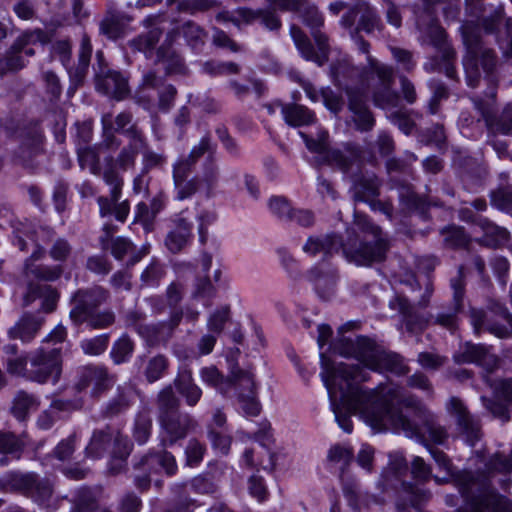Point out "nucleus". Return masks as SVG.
<instances>
[{"mask_svg": "<svg viewBox=\"0 0 512 512\" xmlns=\"http://www.w3.org/2000/svg\"><path fill=\"white\" fill-rule=\"evenodd\" d=\"M335 353L353 357L359 363H333L321 354V379L330 399L335 420L345 433L353 431L352 414H358L376 430L389 427L402 429L419 440L429 439L443 444L448 433L437 417L414 395L395 384L365 389L360 383L370 378V372H390L403 375L407 366L403 358L366 336L355 339L342 337L332 344Z\"/></svg>", "mask_w": 512, "mask_h": 512, "instance_id": "obj_1", "label": "nucleus"}, {"mask_svg": "<svg viewBox=\"0 0 512 512\" xmlns=\"http://www.w3.org/2000/svg\"><path fill=\"white\" fill-rule=\"evenodd\" d=\"M438 468L452 477L464 499L465 506L457 512H512V502L501 495L493 484L497 474L503 475L499 485L503 490L510 486L512 473V449L508 454L495 452L486 457L483 452H476L475 471L455 470L452 460L442 450L426 445Z\"/></svg>", "mask_w": 512, "mask_h": 512, "instance_id": "obj_2", "label": "nucleus"}, {"mask_svg": "<svg viewBox=\"0 0 512 512\" xmlns=\"http://www.w3.org/2000/svg\"><path fill=\"white\" fill-rule=\"evenodd\" d=\"M354 454L350 446L335 444L327 455L330 463L340 465V480L344 497L349 506L359 511L362 507L383 506L392 497L396 499L397 512H405L403 505L410 503L419 508V505L429 498V492L414 487L404 480L408 471V462L400 452L389 454L387 466L382 470L375 488L376 493L363 494L356 479L346 475L345 469L351 464Z\"/></svg>", "mask_w": 512, "mask_h": 512, "instance_id": "obj_3", "label": "nucleus"}, {"mask_svg": "<svg viewBox=\"0 0 512 512\" xmlns=\"http://www.w3.org/2000/svg\"><path fill=\"white\" fill-rule=\"evenodd\" d=\"M303 250L313 257L322 254L324 259L341 251L349 262L369 266L385 260L389 241L382 229L367 215L355 211L353 224L346 229L345 240L336 233L311 236Z\"/></svg>", "mask_w": 512, "mask_h": 512, "instance_id": "obj_4", "label": "nucleus"}, {"mask_svg": "<svg viewBox=\"0 0 512 512\" xmlns=\"http://www.w3.org/2000/svg\"><path fill=\"white\" fill-rule=\"evenodd\" d=\"M330 74L334 84L345 92L347 98L370 92L376 107L389 109L399 104V95L393 89L394 68L372 56H368L365 67L355 66L346 59L338 60L331 64Z\"/></svg>", "mask_w": 512, "mask_h": 512, "instance_id": "obj_5", "label": "nucleus"}, {"mask_svg": "<svg viewBox=\"0 0 512 512\" xmlns=\"http://www.w3.org/2000/svg\"><path fill=\"white\" fill-rule=\"evenodd\" d=\"M459 31L465 47L462 64L467 85L474 88L483 80L487 86L483 97H471L473 106L486 121H491L499 81V57L493 48L483 42L477 28L471 23L462 24Z\"/></svg>", "mask_w": 512, "mask_h": 512, "instance_id": "obj_6", "label": "nucleus"}, {"mask_svg": "<svg viewBox=\"0 0 512 512\" xmlns=\"http://www.w3.org/2000/svg\"><path fill=\"white\" fill-rule=\"evenodd\" d=\"M299 135L307 149L318 154L323 163L336 166L351 175L350 192L355 201L367 203L379 196L381 181L374 172L361 169L363 153L359 146L347 144L342 150L331 149L327 131H320L316 138L304 132H299Z\"/></svg>", "mask_w": 512, "mask_h": 512, "instance_id": "obj_7", "label": "nucleus"}, {"mask_svg": "<svg viewBox=\"0 0 512 512\" xmlns=\"http://www.w3.org/2000/svg\"><path fill=\"white\" fill-rule=\"evenodd\" d=\"M271 5L283 12L299 13L302 22L309 27L318 51L314 49L308 36L300 27L292 24L290 27V35L301 56L315 62L318 66L324 65L328 59L329 43L328 37L320 28L324 24V17L315 5L308 0H267Z\"/></svg>", "mask_w": 512, "mask_h": 512, "instance_id": "obj_8", "label": "nucleus"}, {"mask_svg": "<svg viewBox=\"0 0 512 512\" xmlns=\"http://www.w3.org/2000/svg\"><path fill=\"white\" fill-rule=\"evenodd\" d=\"M199 377L205 385L214 388L225 398L236 397L245 416L259 415L261 404L252 371L234 366L229 375L224 376L216 366L210 365L200 369Z\"/></svg>", "mask_w": 512, "mask_h": 512, "instance_id": "obj_9", "label": "nucleus"}, {"mask_svg": "<svg viewBox=\"0 0 512 512\" xmlns=\"http://www.w3.org/2000/svg\"><path fill=\"white\" fill-rule=\"evenodd\" d=\"M155 405L160 448L181 444L199 427L196 418L181 409V401L171 385H166L158 392Z\"/></svg>", "mask_w": 512, "mask_h": 512, "instance_id": "obj_10", "label": "nucleus"}, {"mask_svg": "<svg viewBox=\"0 0 512 512\" xmlns=\"http://www.w3.org/2000/svg\"><path fill=\"white\" fill-rule=\"evenodd\" d=\"M109 298V291L99 285L76 290L70 298L69 318L73 325L86 324L93 330L105 329L113 325L115 313L110 309L99 310Z\"/></svg>", "mask_w": 512, "mask_h": 512, "instance_id": "obj_11", "label": "nucleus"}, {"mask_svg": "<svg viewBox=\"0 0 512 512\" xmlns=\"http://www.w3.org/2000/svg\"><path fill=\"white\" fill-rule=\"evenodd\" d=\"M415 25L420 33L429 39V43L440 55L433 56L423 66L428 73H444L451 80H458L455 66L457 53L448 39L446 31L439 25L433 14L413 13Z\"/></svg>", "mask_w": 512, "mask_h": 512, "instance_id": "obj_12", "label": "nucleus"}, {"mask_svg": "<svg viewBox=\"0 0 512 512\" xmlns=\"http://www.w3.org/2000/svg\"><path fill=\"white\" fill-rule=\"evenodd\" d=\"M7 134L19 141L15 161L27 169L38 165L37 158L43 153V131L34 119L11 118L4 123Z\"/></svg>", "mask_w": 512, "mask_h": 512, "instance_id": "obj_13", "label": "nucleus"}, {"mask_svg": "<svg viewBox=\"0 0 512 512\" xmlns=\"http://www.w3.org/2000/svg\"><path fill=\"white\" fill-rule=\"evenodd\" d=\"M0 490L22 495L40 507H48L54 494V484L50 478L36 472L10 470L0 476Z\"/></svg>", "mask_w": 512, "mask_h": 512, "instance_id": "obj_14", "label": "nucleus"}, {"mask_svg": "<svg viewBox=\"0 0 512 512\" xmlns=\"http://www.w3.org/2000/svg\"><path fill=\"white\" fill-rule=\"evenodd\" d=\"M183 158L193 171L199 163V169L195 176L202 183L207 196H211L222 179L217 158V145L213 142L211 136L206 134L201 137L199 142L191 148L188 155Z\"/></svg>", "mask_w": 512, "mask_h": 512, "instance_id": "obj_15", "label": "nucleus"}, {"mask_svg": "<svg viewBox=\"0 0 512 512\" xmlns=\"http://www.w3.org/2000/svg\"><path fill=\"white\" fill-rule=\"evenodd\" d=\"M62 370V347L40 346L30 352V365L27 373L29 381L56 385L61 379Z\"/></svg>", "mask_w": 512, "mask_h": 512, "instance_id": "obj_16", "label": "nucleus"}, {"mask_svg": "<svg viewBox=\"0 0 512 512\" xmlns=\"http://www.w3.org/2000/svg\"><path fill=\"white\" fill-rule=\"evenodd\" d=\"M452 300L448 305H443L437 313L430 315L433 325L440 326L450 333H454L459 324V314L464 311V298L466 292V280L464 267L460 265L456 274L450 278Z\"/></svg>", "mask_w": 512, "mask_h": 512, "instance_id": "obj_17", "label": "nucleus"}, {"mask_svg": "<svg viewBox=\"0 0 512 512\" xmlns=\"http://www.w3.org/2000/svg\"><path fill=\"white\" fill-rule=\"evenodd\" d=\"M115 377L104 364L90 363L78 367L74 389L81 393L89 390L90 397L100 398L113 386Z\"/></svg>", "mask_w": 512, "mask_h": 512, "instance_id": "obj_18", "label": "nucleus"}, {"mask_svg": "<svg viewBox=\"0 0 512 512\" xmlns=\"http://www.w3.org/2000/svg\"><path fill=\"white\" fill-rule=\"evenodd\" d=\"M103 179L110 186V197L97 198L99 214L102 218L114 216L117 221L124 223L130 212V204L128 200L119 202L124 185L123 177L114 169H106Z\"/></svg>", "mask_w": 512, "mask_h": 512, "instance_id": "obj_19", "label": "nucleus"}, {"mask_svg": "<svg viewBox=\"0 0 512 512\" xmlns=\"http://www.w3.org/2000/svg\"><path fill=\"white\" fill-rule=\"evenodd\" d=\"M448 412L455 417L459 436L471 447L482 438L480 420L472 415L457 397H451L447 404Z\"/></svg>", "mask_w": 512, "mask_h": 512, "instance_id": "obj_20", "label": "nucleus"}, {"mask_svg": "<svg viewBox=\"0 0 512 512\" xmlns=\"http://www.w3.org/2000/svg\"><path fill=\"white\" fill-rule=\"evenodd\" d=\"M46 33L36 28L23 32L11 45L5 56L0 58V76H4L9 72H15L25 66L22 50L30 44L45 43Z\"/></svg>", "mask_w": 512, "mask_h": 512, "instance_id": "obj_21", "label": "nucleus"}, {"mask_svg": "<svg viewBox=\"0 0 512 512\" xmlns=\"http://www.w3.org/2000/svg\"><path fill=\"white\" fill-rule=\"evenodd\" d=\"M307 277L322 300H329L335 294L338 274L334 266L319 263L308 271Z\"/></svg>", "mask_w": 512, "mask_h": 512, "instance_id": "obj_22", "label": "nucleus"}, {"mask_svg": "<svg viewBox=\"0 0 512 512\" xmlns=\"http://www.w3.org/2000/svg\"><path fill=\"white\" fill-rule=\"evenodd\" d=\"M389 307L397 310L402 315L403 322L409 332H421L429 324H432L430 315L419 312L404 296L397 295L393 297L389 301Z\"/></svg>", "mask_w": 512, "mask_h": 512, "instance_id": "obj_23", "label": "nucleus"}, {"mask_svg": "<svg viewBox=\"0 0 512 512\" xmlns=\"http://www.w3.org/2000/svg\"><path fill=\"white\" fill-rule=\"evenodd\" d=\"M192 172L193 170L183 157L173 164V182L176 190L175 199L185 200L191 198L202 187V183L196 176L189 179Z\"/></svg>", "mask_w": 512, "mask_h": 512, "instance_id": "obj_24", "label": "nucleus"}, {"mask_svg": "<svg viewBox=\"0 0 512 512\" xmlns=\"http://www.w3.org/2000/svg\"><path fill=\"white\" fill-rule=\"evenodd\" d=\"M170 385L177 390L188 407H195L202 398L203 391L195 383L192 370L188 366L179 368L173 384Z\"/></svg>", "mask_w": 512, "mask_h": 512, "instance_id": "obj_25", "label": "nucleus"}, {"mask_svg": "<svg viewBox=\"0 0 512 512\" xmlns=\"http://www.w3.org/2000/svg\"><path fill=\"white\" fill-rule=\"evenodd\" d=\"M268 8L251 9L248 7H239L236 9V14L241 18L244 24L250 25L255 22H260L266 29L270 31H278L282 26V21L277 15L276 10L269 2Z\"/></svg>", "mask_w": 512, "mask_h": 512, "instance_id": "obj_26", "label": "nucleus"}, {"mask_svg": "<svg viewBox=\"0 0 512 512\" xmlns=\"http://www.w3.org/2000/svg\"><path fill=\"white\" fill-rule=\"evenodd\" d=\"M463 219L470 220L479 226L483 233V241L491 247H499L505 244L509 239V232L507 229L500 227L483 216L474 215L470 210L463 209L461 211Z\"/></svg>", "mask_w": 512, "mask_h": 512, "instance_id": "obj_27", "label": "nucleus"}, {"mask_svg": "<svg viewBox=\"0 0 512 512\" xmlns=\"http://www.w3.org/2000/svg\"><path fill=\"white\" fill-rule=\"evenodd\" d=\"M348 110L352 114V121L356 130L368 132L375 126V118L369 108L367 92L347 98Z\"/></svg>", "mask_w": 512, "mask_h": 512, "instance_id": "obj_28", "label": "nucleus"}, {"mask_svg": "<svg viewBox=\"0 0 512 512\" xmlns=\"http://www.w3.org/2000/svg\"><path fill=\"white\" fill-rule=\"evenodd\" d=\"M96 88L104 95L117 100L124 99L129 93L127 79L118 71L108 70L96 76Z\"/></svg>", "mask_w": 512, "mask_h": 512, "instance_id": "obj_29", "label": "nucleus"}, {"mask_svg": "<svg viewBox=\"0 0 512 512\" xmlns=\"http://www.w3.org/2000/svg\"><path fill=\"white\" fill-rule=\"evenodd\" d=\"M37 233H41L44 236L50 237L53 234V231L49 228L40 227L39 231H36L31 225L23 224L22 228H16L14 231L13 244L17 246L21 251L27 250V241L26 238L36 242L35 235ZM36 248L32 252L31 256L25 260L24 264H28L30 261L32 263H36V261L41 260L46 255V250L35 243Z\"/></svg>", "mask_w": 512, "mask_h": 512, "instance_id": "obj_30", "label": "nucleus"}, {"mask_svg": "<svg viewBox=\"0 0 512 512\" xmlns=\"http://www.w3.org/2000/svg\"><path fill=\"white\" fill-rule=\"evenodd\" d=\"M134 366L141 371L148 383H154L168 373L170 361L164 354H157L148 358L141 355L135 359Z\"/></svg>", "mask_w": 512, "mask_h": 512, "instance_id": "obj_31", "label": "nucleus"}, {"mask_svg": "<svg viewBox=\"0 0 512 512\" xmlns=\"http://www.w3.org/2000/svg\"><path fill=\"white\" fill-rule=\"evenodd\" d=\"M44 317L25 313L15 324L8 330L10 339H18L22 343L32 342L42 326L44 325Z\"/></svg>", "mask_w": 512, "mask_h": 512, "instance_id": "obj_32", "label": "nucleus"}, {"mask_svg": "<svg viewBox=\"0 0 512 512\" xmlns=\"http://www.w3.org/2000/svg\"><path fill=\"white\" fill-rule=\"evenodd\" d=\"M118 227L112 223H105L99 242L102 250H110L117 260H122L131 250L132 243L125 237H113Z\"/></svg>", "mask_w": 512, "mask_h": 512, "instance_id": "obj_33", "label": "nucleus"}, {"mask_svg": "<svg viewBox=\"0 0 512 512\" xmlns=\"http://www.w3.org/2000/svg\"><path fill=\"white\" fill-rule=\"evenodd\" d=\"M176 227L165 238V245L172 253L180 252L192 238L193 223L181 212L175 220Z\"/></svg>", "mask_w": 512, "mask_h": 512, "instance_id": "obj_34", "label": "nucleus"}, {"mask_svg": "<svg viewBox=\"0 0 512 512\" xmlns=\"http://www.w3.org/2000/svg\"><path fill=\"white\" fill-rule=\"evenodd\" d=\"M276 105L280 107L282 117L289 126H308L314 124L317 120L314 111L304 105L281 102H277Z\"/></svg>", "mask_w": 512, "mask_h": 512, "instance_id": "obj_35", "label": "nucleus"}, {"mask_svg": "<svg viewBox=\"0 0 512 512\" xmlns=\"http://www.w3.org/2000/svg\"><path fill=\"white\" fill-rule=\"evenodd\" d=\"M155 63L164 65L166 74H184L186 66L183 58L172 46V39L167 38L156 51Z\"/></svg>", "mask_w": 512, "mask_h": 512, "instance_id": "obj_36", "label": "nucleus"}, {"mask_svg": "<svg viewBox=\"0 0 512 512\" xmlns=\"http://www.w3.org/2000/svg\"><path fill=\"white\" fill-rule=\"evenodd\" d=\"M37 298L42 299L41 308L46 313H51L56 309L59 300L58 291L49 284L30 282L27 284L25 302L29 304Z\"/></svg>", "mask_w": 512, "mask_h": 512, "instance_id": "obj_37", "label": "nucleus"}, {"mask_svg": "<svg viewBox=\"0 0 512 512\" xmlns=\"http://www.w3.org/2000/svg\"><path fill=\"white\" fill-rule=\"evenodd\" d=\"M112 451H111V462L109 464V470L113 474H118L122 471L126 464L128 457L130 456L133 443L127 435H123L121 432L113 433L112 437Z\"/></svg>", "mask_w": 512, "mask_h": 512, "instance_id": "obj_38", "label": "nucleus"}, {"mask_svg": "<svg viewBox=\"0 0 512 512\" xmlns=\"http://www.w3.org/2000/svg\"><path fill=\"white\" fill-rule=\"evenodd\" d=\"M63 267L57 265H45L32 263L24 264V275L27 279V284L30 282L47 284L48 282H55L63 274Z\"/></svg>", "mask_w": 512, "mask_h": 512, "instance_id": "obj_39", "label": "nucleus"}, {"mask_svg": "<svg viewBox=\"0 0 512 512\" xmlns=\"http://www.w3.org/2000/svg\"><path fill=\"white\" fill-rule=\"evenodd\" d=\"M22 437L10 431H0V466H7L10 459L18 460L24 451Z\"/></svg>", "mask_w": 512, "mask_h": 512, "instance_id": "obj_40", "label": "nucleus"}, {"mask_svg": "<svg viewBox=\"0 0 512 512\" xmlns=\"http://www.w3.org/2000/svg\"><path fill=\"white\" fill-rule=\"evenodd\" d=\"M422 5H416L413 13L424 15L433 14L437 17V6H441L443 15L447 21H455L460 14V0H421Z\"/></svg>", "mask_w": 512, "mask_h": 512, "instance_id": "obj_41", "label": "nucleus"}, {"mask_svg": "<svg viewBox=\"0 0 512 512\" xmlns=\"http://www.w3.org/2000/svg\"><path fill=\"white\" fill-rule=\"evenodd\" d=\"M146 315L139 310H129L125 313L124 323L127 328L135 330L142 338L146 340L148 345H157L155 339V324H144Z\"/></svg>", "mask_w": 512, "mask_h": 512, "instance_id": "obj_42", "label": "nucleus"}, {"mask_svg": "<svg viewBox=\"0 0 512 512\" xmlns=\"http://www.w3.org/2000/svg\"><path fill=\"white\" fill-rule=\"evenodd\" d=\"M128 21L129 17L124 12L108 9L105 17L99 24L100 33L108 39L116 40L122 36Z\"/></svg>", "mask_w": 512, "mask_h": 512, "instance_id": "obj_43", "label": "nucleus"}, {"mask_svg": "<svg viewBox=\"0 0 512 512\" xmlns=\"http://www.w3.org/2000/svg\"><path fill=\"white\" fill-rule=\"evenodd\" d=\"M39 405L40 401L36 395L19 390L13 398L11 413L18 421L24 422L29 418L31 411L37 410Z\"/></svg>", "mask_w": 512, "mask_h": 512, "instance_id": "obj_44", "label": "nucleus"}, {"mask_svg": "<svg viewBox=\"0 0 512 512\" xmlns=\"http://www.w3.org/2000/svg\"><path fill=\"white\" fill-rule=\"evenodd\" d=\"M113 431L109 426L104 429L95 430L89 444L85 448L87 457L93 459L102 458L111 447Z\"/></svg>", "mask_w": 512, "mask_h": 512, "instance_id": "obj_45", "label": "nucleus"}, {"mask_svg": "<svg viewBox=\"0 0 512 512\" xmlns=\"http://www.w3.org/2000/svg\"><path fill=\"white\" fill-rule=\"evenodd\" d=\"M189 485L191 491L199 495H211L217 491V486L207 474H198L188 482L174 483L171 490L174 494H181Z\"/></svg>", "mask_w": 512, "mask_h": 512, "instance_id": "obj_46", "label": "nucleus"}, {"mask_svg": "<svg viewBox=\"0 0 512 512\" xmlns=\"http://www.w3.org/2000/svg\"><path fill=\"white\" fill-rule=\"evenodd\" d=\"M470 317L474 330L477 333L485 330L502 339L508 338L512 334V328L499 323H491L488 321L486 313L480 311V309H471Z\"/></svg>", "mask_w": 512, "mask_h": 512, "instance_id": "obj_47", "label": "nucleus"}, {"mask_svg": "<svg viewBox=\"0 0 512 512\" xmlns=\"http://www.w3.org/2000/svg\"><path fill=\"white\" fill-rule=\"evenodd\" d=\"M131 405V393L118 388L116 395L102 406L100 414L104 419H113L128 411Z\"/></svg>", "mask_w": 512, "mask_h": 512, "instance_id": "obj_48", "label": "nucleus"}, {"mask_svg": "<svg viewBox=\"0 0 512 512\" xmlns=\"http://www.w3.org/2000/svg\"><path fill=\"white\" fill-rule=\"evenodd\" d=\"M161 78L155 72H148L143 76L142 84L135 94V101L145 110H150L154 105L152 90L158 89Z\"/></svg>", "mask_w": 512, "mask_h": 512, "instance_id": "obj_49", "label": "nucleus"}, {"mask_svg": "<svg viewBox=\"0 0 512 512\" xmlns=\"http://www.w3.org/2000/svg\"><path fill=\"white\" fill-rule=\"evenodd\" d=\"M70 503L69 512H96L98 508L97 495L92 488L87 486L76 489Z\"/></svg>", "mask_w": 512, "mask_h": 512, "instance_id": "obj_50", "label": "nucleus"}, {"mask_svg": "<svg viewBox=\"0 0 512 512\" xmlns=\"http://www.w3.org/2000/svg\"><path fill=\"white\" fill-rule=\"evenodd\" d=\"M417 141L424 146L435 147L439 151L447 149V136L442 124H433L417 131Z\"/></svg>", "mask_w": 512, "mask_h": 512, "instance_id": "obj_51", "label": "nucleus"}, {"mask_svg": "<svg viewBox=\"0 0 512 512\" xmlns=\"http://www.w3.org/2000/svg\"><path fill=\"white\" fill-rule=\"evenodd\" d=\"M92 55V44L90 37L84 33L81 38L78 64L74 69H68L71 78L76 82H81L88 70Z\"/></svg>", "mask_w": 512, "mask_h": 512, "instance_id": "obj_52", "label": "nucleus"}, {"mask_svg": "<svg viewBox=\"0 0 512 512\" xmlns=\"http://www.w3.org/2000/svg\"><path fill=\"white\" fill-rule=\"evenodd\" d=\"M171 312L168 320L155 324L157 345L161 343H167L174 334L175 329L179 326L184 316V312L181 308H171Z\"/></svg>", "mask_w": 512, "mask_h": 512, "instance_id": "obj_53", "label": "nucleus"}, {"mask_svg": "<svg viewBox=\"0 0 512 512\" xmlns=\"http://www.w3.org/2000/svg\"><path fill=\"white\" fill-rule=\"evenodd\" d=\"M488 356L487 349L482 344L465 343L454 354V360L458 364L476 363L484 364Z\"/></svg>", "mask_w": 512, "mask_h": 512, "instance_id": "obj_54", "label": "nucleus"}, {"mask_svg": "<svg viewBox=\"0 0 512 512\" xmlns=\"http://www.w3.org/2000/svg\"><path fill=\"white\" fill-rule=\"evenodd\" d=\"M399 198L408 210L418 213L423 219H428V211L432 203L426 198L418 195L409 186L400 192Z\"/></svg>", "mask_w": 512, "mask_h": 512, "instance_id": "obj_55", "label": "nucleus"}, {"mask_svg": "<svg viewBox=\"0 0 512 512\" xmlns=\"http://www.w3.org/2000/svg\"><path fill=\"white\" fill-rule=\"evenodd\" d=\"M134 349V341L128 334H123L113 343L110 357L115 365H121L130 361Z\"/></svg>", "mask_w": 512, "mask_h": 512, "instance_id": "obj_56", "label": "nucleus"}, {"mask_svg": "<svg viewBox=\"0 0 512 512\" xmlns=\"http://www.w3.org/2000/svg\"><path fill=\"white\" fill-rule=\"evenodd\" d=\"M360 17L357 26L353 31H365L367 34H371L375 29L380 30L382 28L381 20L376 10L365 2L360 3Z\"/></svg>", "mask_w": 512, "mask_h": 512, "instance_id": "obj_57", "label": "nucleus"}, {"mask_svg": "<svg viewBox=\"0 0 512 512\" xmlns=\"http://www.w3.org/2000/svg\"><path fill=\"white\" fill-rule=\"evenodd\" d=\"M161 31L157 28L149 30L132 40L134 49L143 52L148 59L156 58V45L159 42Z\"/></svg>", "mask_w": 512, "mask_h": 512, "instance_id": "obj_58", "label": "nucleus"}, {"mask_svg": "<svg viewBox=\"0 0 512 512\" xmlns=\"http://www.w3.org/2000/svg\"><path fill=\"white\" fill-rule=\"evenodd\" d=\"M153 422L147 411L136 414L132 429V436L138 445H144L148 442L152 434Z\"/></svg>", "mask_w": 512, "mask_h": 512, "instance_id": "obj_59", "label": "nucleus"}, {"mask_svg": "<svg viewBox=\"0 0 512 512\" xmlns=\"http://www.w3.org/2000/svg\"><path fill=\"white\" fill-rule=\"evenodd\" d=\"M207 453L206 444L196 437L190 438L184 447L185 466L197 468Z\"/></svg>", "mask_w": 512, "mask_h": 512, "instance_id": "obj_60", "label": "nucleus"}, {"mask_svg": "<svg viewBox=\"0 0 512 512\" xmlns=\"http://www.w3.org/2000/svg\"><path fill=\"white\" fill-rule=\"evenodd\" d=\"M441 236L445 246L452 249L464 248L469 242V237L465 233L464 228L456 225L444 227L441 230Z\"/></svg>", "mask_w": 512, "mask_h": 512, "instance_id": "obj_61", "label": "nucleus"}, {"mask_svg": "<svg viewBox=\"0 0 512 512\" xmlns=\"http://www.w3.org/2000/svg\"><path fill=\"white\" fill-rule=\"evenodd\" d=\"M181 33L187 44L195 51H201L205 43L206 33L196 23L188 21L181 27Z\"/></svg>", "mask_w": 512, "mask_h": 512, "instance_id": "obj_62", "label": "nucleus"}, {"mask_svg": "<svg viewBox=\"0 0 512 512\" xmlns=\"http://www.w3.org/2000/svg\"><path fill=\"white\" fill-rule=\"evenodd\" d=\"M491 205L512 214V185L501 186L490 192Z\"/></svg>", "mask_w": 512, "mask_h": 512, "instance_id": "obj_63", "label": "nucleus"}, {"mask_svg": "<svg viewBox=\"0 0 512 512\" xmlns=\"http://www.w3.org/2000/svg\"><path fill=\"white\" fill-rule=\"evenodd\" d=\"M110 341V334L104 333L92 338L83 339L80 342V347L84 354L89 356H98L103 354Z\"/></svg>", "mask_w": 512, "mask_h": 512, "instance_id": "obj_64", "label": "nucleus"}]
</instances>
